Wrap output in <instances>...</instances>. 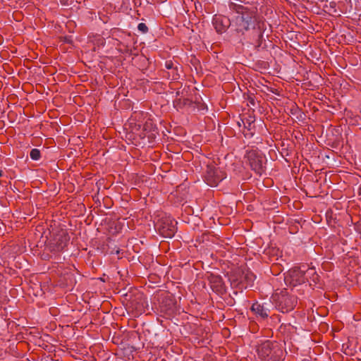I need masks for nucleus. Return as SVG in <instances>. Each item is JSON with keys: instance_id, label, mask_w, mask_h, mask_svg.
<instances>
[{"instance_id": "3", "label": "nucleus", "mask_w": 361, "mask_h": 361, "mask_svg": "<svg viewBox=\"0 0 361 361\" xmlns=\"http://www.w3.org/2000/svg\"><path fill=\"white\" fill-rule=\"evenodd\" d=\"M173 106L177 110L188 109L190 111H198L207 109V106L200 102L197 96L194 97L188 94V92H176V99L173 101Z\"/></svg>"}, {"instance_id": "13", "label": "nucleus", "mask_w": 361, "mask_h": 361, "mask_svg": "<svg viewBox=\"0 0 361 361\" xmlns=\"http://www.w3.org/2000/svg\"><path fill=\"white\" fill-rule=\"evenodd\" d=\"M273 308L271 300H270L269 302H264L263 303L258 302H254L251 307V310L257 317L262 319H266L269 317L271 310H273Z\"/></svg>"}, {"instance_id": "11", "label": "nucleus", "mask_w": 361, "mask_h": 361, "mask_svg": "<svg viewBox=\"0 0 361 361\" xmlns=\"http://www.w3.org/2000/svg\"><path fill=\"white\" fill-rule=\"evenodd\" d=\"M206 279L209 281V286L214 292L219 295L226 293V285L221 276L212 273H207Z\"/></svg>"}, {"instance_id": "5", "label": "nucleus", "mask_w": 361, "mask_h": 361, "mask_svg": "<svg viewBox=\"0 0 361 361\" xmlns=\"http://www.w3.org/2000/svg\"><path fill=\"white\" fill-rule=\"evenodd\" d=\"M257 352L259 357L266 361H279L283 355V350L279 344L271 341H266L259 345Z\"/></svg>"}, {"instance_id": "1", "label": "nucleus", "mask_w": 361, "mask_h": 361, "mask_svg": "<svg viewBox=\"0 0 361 361\" xmlns=\"http://www.w3.org/2000/svg\"><path fill=\"white\" fill-rule=\"evenodd\" d=\"M228 7L237 14L232 18L233 31L237 34L244 35L245 32L256 26L255 12L250 8L243 5L241 2L234 1L229 2Z\"/></svg>"}, {"instance_id": "4", "label": "nucleus", "mask_w": 361, "mask_h": 361, "mask_svg": "<svg viewBox=\"0 0 361 361\" xmlns=\"http://www.w3.org/2000/svg\"><path fill=\"white\" fill-rule=\"evenodd\" d=\"M312 275L317 279L314 269L306 268L305 266L293 267L290 269L285 276V281L287 284L292 286H296L305 283L307 281V276Z\"/></svg>"}, {"instance_id": "8", "label": "nucleus", "mask_w": 361, "mask_h": 361, "mask_svg": "<svg viewBox=\"0 0 361 361\" xmlns=\"http://www.w3.org/2000/svg\"><path fill=\"white\" fill-rule=\"evenodd\" d=\"M158 310L169 317L172 316L177 310L175 298L169 293L161 294L158 299Z\"/></svg>"}, {"instance_id": "25", "label": "nucleus", "mask_w": 361, "mask_h": 361, "mask_svg": "<svg viewBox=\"0 0 361 361\" xmlns=\"http://www.w3.org/2000/svg\"><path fill=\"white\" fill-rule=\"evenodd\" d=\"M272 92H273V93H275V94H277V95H280V94H279V92L273 91Z\"/></svg>"}, {"instance_id": "22", "label": "nucleus", "mask_w": 361, "mask_h": 361, "mask_svg": "<svg viewBox=\"0 0 361 361\" xmlns=\"http://www.w3.org/2000/svg\"><path fill=\"white\" fill-rule=\"evenodd\" d=\"M176 66H174L173 62H172L171 61H166V63H165V67H166V69H168V70H169V71H170V70H173V71H175V70L176 69Z\"/></svg>"}, {"instance_id": "21", "label": "nucleus", "mask_w": 361, "mask_h": 361, "mask_svg": "<svg viewBox=\"0 0 361 361\" xmlns=\"http://www.w3.org/2000/svg\"><path fill=\"white\" fill-rule=\"evenodd\" d=\"M171 72L166 73L168 77H170L171 75L173 80L178 79V67L176 66V69L175 71L170 70Z\"/></svg>"}, {"instance_id": "28", "label": "nucleus", "mask_w": 361, "mask_h": 361, "mask_svg": "<svg viewBox=\"0 0 361 361\" xmlns=\"http://www.w3.org/2000/svg\"><path fill=\"white\" fill-rule=\"evenodd\" d=\"M2 176V171H0V177Z\"/></svg>"}, {"instance_id": "17", "label": "nucleus", "mask_w": 361, "mask_h": 361, "mask_svg": "<svg viewBox=\"0 0 361 361\" xmlns=\"http://www.w3.org/2000/svg\"><path fill=\"white\" fill-rule=\"evenodd\" d=\"M30 156L32 160H39L41 157L40 151L37 148H34L30 151Z\"/></svg>"}, {"instance_id": "16", "label": "nucleus", "mask_w": 361, "mask_h": 361, "mask_svg": "<svg viewBox=\"0 0 361 361\" xmlns=\"http://www.w3.org/2000/svg\"><path fill=\"white\" fill-rule=\"evenodd\" d=\"M242 276L240 279V283H242L243 280L247 282V285H251L255 279V276L248 270L240 271Z\"/></svg>"}, {"instance_id": "12", "label": "nucleus", "mask_w": 361, "mask_h": 361, "mask_svg": "<svg viewBox=\"0 0 361 361\" xmlns=\"http://www.w3.org/2000/svg\"><path fill=\"white\" fill-rule=\"evenodd\" d=\"M233 20L228 17L223 15H215L212 19V25L219 34H223L231 27H232Z\"/></svg>"}, {"instance_id": "19", "label": "nucleus", "mask_w": 361, "mask_h": 361, "mask_svg": "<svg viewBox=\"0 0 361 361\" xmlns=\"http://www.w3.org/2000/svg\"><path fill=\"white\" fill-rule=\"evenodd\" d=\"M243 97H244V98L248 99V101L251 105H252L253 106H255V96L253 94H249L248 93L244 94Z\"/></svg>"}, {"instance_id": "27", "label": "nucleus", "mask_w": 361, "mask_h": 361, "mask_svg": "<svg viewBox=\"0 0 361 361\" xmlns=\"http://www.w3.org/2000/svg\"><path fill=\"white\" fill-rule=\"evenodd\" d=\"M171 89L176 90V89H178V87H171Z\"/></svg>"}, {"instance_id": "2", "label": "nucleus", "mask_w": 361, "mask_h": 361, "mask_svg": "<svg viewBox=\"0 0 361 361\" xmlns=\"http://www.w3.org/2000/svg\"><path fill=\"white\" fill-rule=\"evenodd\" d=\"M271 300L273 307L283 313L292 311L297 304L296 297L290 294L286 289L273 293Z\"/></svg>"}, {"instance_id": "9", "label": "nucleus", "mask_w": 361, "mask_h": 361, "mask_svg": "<svg viewBox=\"0 0 361 361\" xmlns=\"http://www.w3.org/2000/svg\"><path fill=\"white\" fill-rule=\"evenodd\" d=\"M69 240L70 237L68 232L65 230H61L54 235L47 247L51 252H62L68 245Z\"/></svg>"}, {"instance_id": "18", "label": "nucleus", "mask_w": 361, "mask_h": 361, "mask_svg": "<svg viewBox=\"0 0 361 361\" xmlns=\"http://www.w3.org/2000/svg\"><path fill=\"white\" fill-rule=\"evenodd\" d=\"M315 99H319L324 103H327L326 99L329 100L325 94L322 93V92H317L316 94H314Z\"/></svg>"}, {"instance_id": "24", "label": "nucleus", "mask_w": 361, "mask_h": 361, "mask_svg": "<svg viewBox=\"0 0 361 361\" xmlns=\"http://www.w3.org/2000/svg\"><path fill=\"white\" fill-rule=\"evenodd\" d=\"M127 102H128V103H127V104H126V106H127V107H130V106H131L130 102V101H128Z\"/></svg>"}, {"instance_id": "7", "label": "nucleus", "mask_w": 361, "mask_h": 361, "mask_svg": "<svg viewBox=\"0 0 361 361\" xmlns=\"http://www.w3.org/2000/svg\"><path fill=\"white\" fill-rule=\"evenodd\" d=\"M177 222L171 216L161 217L155 224L159 233L164 238H172L177 231Z\"/></svg>"}, {"instance_id": "6", "label": "nucleus", "mask_w": 361, "mask_h": 361, "mask_svg": "<svg viewBox=\"0 0 361 361\" xmlns=\"http://www.w3.org/2000/svg\"><path fill=\"white\" fill-rule=\"evenodd\" d=\"M245 159H246V162L248 163L251 169L257 175L262 176L264 173L267 160L261 152L256 149L247 151Z\"/></svg>"}, {"instance_id": "23", "label": "nucleus", "mask_w": 361, "mask_h": 361, "mask_svg": "<svg viewBox=\"0 0 361 361\" xmlns=\"http://www.w3.org/2000/svg\"><path fill=\"white\" fill-rule=\"evenodd\" d=\"M161 84L159 83V82H152V85L149 87L150 89H152V90H156L159 88H162V89H164L165 87H163Z\"/></svg>"}, {"instance_id": "15", "label": "nucleus", "mask_w": 361, "mask_h": 361, "mask_svg": "<svg viewBox=\"0 0 361 361\" xmlns=\"http://www.w3.org/2000/svg\"><path fill=\"white\" fill-rule=\"evenodd\" d=\"M252 39L250 43L256 47H259L262 45L263 40V31L259 27H256L255 26L253 29H252Z\"/></svg>"}, {"instance_id": "14", "label": "nucleus", "mask_w": 361, "mask_h": 361, "mask_svg": "<svg viewBox=\"0 0 361 361\" xmlns=\"http://www.w3.org/2000/svg\"><path fill=\"white\" fill-rule=\"evenodd\" d=\"M255 117L252 114H244L240 118V121L242 122L244 128L247 129V131H243V134L245 137L250 138L254 135L255 131L253 130L255 128Z\"/></svg>"}, {"instance_id": "20", "label": "nucleus", "mask_w": 361, "mask_h": 361, "mask_svg": "<svg viewBox=\"0 0 361 361\" xmlns=\"http://www.w3.org/2000/svg\"><path fill=\"white\" fill-rule=\"evenodd\" d=\"M137 29L142 33H147L148 32V27L144 23H140L137 25Z\"/></svg>"}, {"instance_id": "10", "label": "nucleus", "mask_w": 361, "mask_h": 361, "mask_svg": "<svg viewBox=\"0 0 361 361\" xmlns=\"http://www.w3.org/2000/svg\"><path fill=\"white\" fill-rule=\"evenodd\" d=\"M226 178L225 173L219 168L213 165H208L204 176V181L211 187L216 186L221 180Z\"/></svg>"}, {"instance_id": "26", "label": "nucleus", "mask_w": 361, "mask_h": 361, "mask_svg": "<svg viewBox=\"0 0 361 361\" xmlns=\"http://www.w3.org/2000/svg\"><path fill=\"white\" fill-rule=\"evenodd\" d=\"M238 125L240 127L241 126V123L240 121L238 122Z\"/></svg>"}]
</instances>
